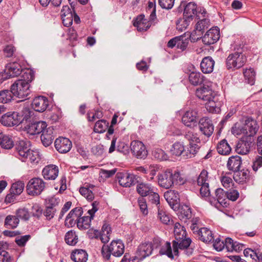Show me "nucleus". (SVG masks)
<instances>
[{"label":"nucleus","instance_id":"obj_1","mask_svg":"<svg viewBox=\"0 0 262 262\" xmlns=\"http://www.w3.org/2000/svg\"><path fill=\"white\" fill-rule=\"evenodd\" d=\"M23 79L16 80L12 85L11 90L14 96L22 99L21 101L30 98L31 90L30 83L34 79V73L31 71L24 72Z\"/></svg>","mask_w":262,"mask_h":262},{"label":"nucleus","instance_id":"obj_2","mask_svg":"<svg viewBox=\"0 0 262 262\" xmlns=\"http://www.w3.org/2000/svg\"><path fill=\"white\" fill-rule=\"evenodd\" d=\"M158 177L159 185L165 189H169L174 185H183L186 182V179L178 170L173 172L170 169H167L159 173Z\"/></svg>","mask_w":262,"mask_h":262},{"label":"nucleus","instance_id":"obj_3","mask_svg":"<svg viewBox=\"0 0 262 262\" xmlns=\"http://www.w3.org/2000/svg\"><path fill=\"white\" fill-rule=\"evenodd\" d=\"M15 148L22 161L38 163L39 159V152L30 149L29 142L19 141L16 144Z\"/></svg>","mask_w":262,"mask_h":262},{"label":"nucleus","instance_id":"obj_4","mask_svg":"<svg viewBox=\"0 0 262 262\" xmlns=\"http://www.w3.org/2000/svg\"><path fill=\"white\" fill-rule=\"evenodd\" d=\"M124 246L120 240L112 241L110 245H103L101 248V255L105 260L110 259L111 255L115 257H120L124 253Z\"/></svg>","mask_w":262,"mask_h":262},{"label":"nucleus","instance_id":"obj_5","mask_svg":"<svg viewBox=\"0 0 262 262\" xmlns=\"http://www.w3.org/2000/svg\"><path fill=\"white\" fill-rule=\"evenodd\" d=\"M183 10V15L185 18H189L188 19H192L196 16L198 19L201 18L200 14L204 17L206 11L203 8H198L195 4L193 2L188 3L185 6L184 5L182 7V4L178 8V11L181 12Z\"/></svg>","mask_w":262,"mask_h":262},{"label":"nucleus","instance_id":"obj_6","mask_svg":"<svg viewBox=\"0 0 262 262\" xmlns=\"http://www.w3.org/2000/svg\"><path fill=\"white\" fill-rule=\"evenodd\" d=\"M161 245V242L158 238L153 240V243L147 242L140 244L136 252V257L139 260H143L152 253L154 248H157Z\"/></svg>","mask_w":262,"mask_h":262},{"label":"nucleus","instance_id":"obj_7","mask_svg":"<svg viewBox=\"0 0 262 262\" xmlns=\"http://www.w3.org/2000/svg\"><path fill=\"white\" fill-rule=\"evenodd\" d=\"M46 187V183L39 178L31 179L26 186L27 193L31 196H37L41 194Z\"/></svg>","mask_w":262,"mask_h":262},{"label":"nucleus","instance_id":"obj_8","mask_svg":"<svg viewBox=\"0 0 262 262\" xmlns=\"http://www.w3.org/2000/svg\"><path fill=\"white\" fill-rule=\"evenodd\" d=\"M247 60L246 56L239 52H234L229 55L226 59V67L228 69H239L242 67Z\"/></svg>","mask_w":262,"mask_h":262},{"label":"nucleus","instance_id":"obj_9","mask_svg":"<svg viewBox=\"0 0 262 262\" xmlns=\"http://www.w3.org/2000/svg\"><path fill=\"white\" fill-rule=\"evenodd\" d=\"M192 242L191 239L189 237L185 236L182 238V239L173 240L172 242V250L174 255H178L179 250H186V254L189 255L192 253V249H190L189 247Z\"/></svg>","mask_w":262,"mask_h":262},{"label":"nucleus","instance_id":"obj_10","mask_svg":"<svg viewBox=\"0 0 262 262\" xmlns=\"http://www.w3.org/2000/svg\"><path fill=\"white\" fill-rule=\"evenodd\" d=\"M22 72L21 67L17 62H12L8 64L5 69L4 73L0 74V77L3 80L11 77L19 75Z\"/></svg>","mask_w":262,"mask_h":262},{"label":"nucleus","instance_id":"obj_11","mask_svg":"<svg viewBox=\"0 0 262 262\" xmlns=\"http://www.w3.org/2000/svg\"><path fill=\"white\" fill-rule=\"evenodd\" d=\"M130 149L133 155L138 159H145L148 154L144 144L139 141H132L130 144Z\"/></svg>","mask_w":262,"mask_h":262},{"label":"nucleus","instance_id":"obj_12","mask_svg":"<svg viewBox=\"0 0 262 262\" xmlns=\"http://www.w3.org/2000/svg\"><path fill=\"white\" fill-rule=\"evenodd\" d=\"M116 178L119 184L124 187H129L138 182V178L133 174L118 172L116 174Z\"/></svg>","mask_w":262,"mask_h":262},{"label":"nucleus","instance_id":"obj_13","mask_svg":"<svg viewBox=\"0 0 262 262\" xmlns=\"http://www.w3.org/2000/svg\"><path fill=\"white\" fill-rule=\"evenodd\" d=\"M47 124L45 121H40L31 122L25 126L27 133L31 135L43 133L46 131Z\"/></svg>","mask_w":262,"mask_h":262},{"label":"nucleus","instance_id":"obj_14","mask_svg":"<svg viewBox=\"0 0 262 262\" xmlns=\"http://www.w3.org/2000/svg\"><path fill=\"white\" fill-rule=\"evenodd\" d=\"M198 113L195 110H190L186 111L183 115L182 121L188 127H192L196 126Z\"/></svg>","mask_w":262,"mask_h":262},{"label":"nucleus","instance_id":"obj_15","mask_svg":"<svg viewBox=\"0 0 262 262\" xmlns=\"http://www.w3.org/2000/svg\"><path fill=\"white\" fill-rule=\"evenodd\" d=\"M220 32L218 27H213L209 29L202 37L204 44L210 45L216 42L220 38Z\"/></svg>","mask_w":262,"mask_h":262},{"label":"nucleus","instance_id":"obj_16","mask_svg":"<svg viewBox=\"0 0 262 262\" xmlns=\"http://www.w3.org/2000/svg\"><path fill=\"white\" fill-rule=\"evenodd\" d=\"M164 196L172 209L177 210L179 209L180 199L178 191L167 190L164 193Z\"/></svg>","mask_w":262,"mask_h":262},{"label":"nucleus","instance_id":"obj_17","mask_svg":"<svg viewBox=\"0 0 262 262\" xmlns=\"http://www.w3.org/2000/svg\"><path fill=\"white\" fill-rule=\"evenodd\" d=\"M259 126L256 121L252 118H248L245 120L243 127V132L247 136L246 137L251 138L256 134Z\"/></svg>","mask_w":262,"mask_h":262},{"label":"nucleus","instance_id":"obj_18","mask_svg":"<svg viewBox=\"0 0 262 262\" xmlns=\"http://www.w3.org/2000/svg\"><path fill=\"white\" fill-rule=\"evenodd\" d=\"M253 139L251 138L245 137L239 141L236 144L235 151L241 155H246L249 152L253 145Z\"/></svg>","mask_w":262,"mask_h":262},{"label":"nucleus","instance_id":"obj_19","mask_svg":"<svg viewBox=\"0 0 262 262\" xmlns=\"http://www.w3.org/2000/svg\"><path fill=\"white\" fill-rule=\"evenodd\" d=\"M55 147L60 153L65 154L69 152L72 148L71 141L67 138L59 137L55 141Z\"/></svg>","mask_w":262,"mask_h":262},{"label":"nucleus","instance_id":"obj_20","mask_svg":"<svg viewBox=\"0 0 262 262\" xmlns=\"http://www.w3.org/2000/svg\"><path fill=\"white\" fill-rule=\"evenodd\" d=\"M18 118V113L8 112L2 116L1 122L4 125L7 126L17 125L20 122Z\"/></svg>","mask_w":262,"mask_h":262},{"label":"nucleus","instance_id":"obj_21","mask_svg":"<svg viewBox=\"0 0 262 262\" xmlns=\"http://www.w3.org/2000/svg\"><path fill=\"white\" fill-rule=\"evenodd\" d=\"M32 108L36 112H43L49 105V101L47 97L39 96L34 98L32 102Z\"/></svg>","mask_w":262,"mask_h":262},{"label":"nucleus","instance_id":"obj_22","mask_svg":"<svg viewBox=\"0 0 262 262\" xmlns=\"http://www.w3.org/2000/svg\"><path fill=\"white\" fill-rule=\"evenodd\" d=\"M201 132L205 136L210 137L213 132L214 126L211 120L209 118L204 117L199 122Z\"/></svg>","mask_w":262,"mask_h":262},{"label":"nucleus","instance_id":"obj_23","mask_svg":"<svg viewBox=\"0 0 262 262\" xmlns=\"http://www.w3.org/2000/svg\"><path fill=\"white\" fill-rule=\"evenodd\" d=\"M195 95L197 97L202 100L205 103L210 100L211 99H214V96L216 95L214 92L208 86H203L198 89L196 90Z\"/></svg>","mask_w":262,"mask_h":262},{"label":"nucleus","instance_id":"obj_24","mask_svg":"<svg viewBox=\"0 0 262 262\" xmlns=\"http://www.w3.org/2000/svg\"><path fill=\"white\" fill-rule=\"evenodd\" d=\"M94 233L95 238H98L99 237L102 243L104 244L107 243L110 239L111 227L109 225L104 224L102 227L100 232L95 230Z\"/></svg>","mask_w":262,"mask_h":262},{"label":"nucleus","instance_id":"obj_25","mask_svg":"<svg viewBox=\"0 0 262 262\" xmlns=\"http://www.w3.org/2000/svg\"><path fill=\"white\" fill-rule=\"evenodd\" d=\"M42 174L46 180H54L58 174V168L55 165L46 166L42 170Z\"/></svg>","mask_w":262,"mask_h":262},{"label":"nucleus","instance_id":"obj_26","mask_svg":"<svg viewBox=\"0 0 262 262\" xmlns=\"http://www.w3.org/2000/svg\"><path fill=\"white\" fill-rule=\"evenodd\" d=\"M136 186L137 192L140 195V197L147 196L150 193L152 192L154 187L151 184L144 182H137Z\"/></svg>","mask_w":262,"mask_h":262},{"label":"nucleus","instance_id":"obj_27","mask_svg":"<svg viewBox=\"0 0 262 262\" xmlns=\"http://www.w3.org/2000/svg\"><path fill=\"white\" fill-rule=\"evenodd\" d=\"M215 62L210 56L204 57L200 64L203 73L208 74L213 72Z\"/></svg>","mask_w":262,"mask_h":262},{"label":"nucleus","instance_id":"obj_28","mask_svg":"<svg viewBox=\"0 0 262 262\" xmlns=\"http://www.w3.org/2000/svg\"><path fill=\"white\" fill-rule=\"evenodd\" d=\"M94 188V185L85 183L83 186L80 187L79 191L88 201H92L94 198V194L93 192Z\"/></svg>","mask_w":262,"mask_h":262},{"label":"nucleus","instance_id":"obj_29","mask_svg":"<svg viewBox=\"0 0 262 262\" xmlns=\"http://www.w3.org/2000/svg\"><path fill=\"white\" fill-rule=\"evenodd\" d=\"M134 26L137 27L139 31H146L150 27V23L144 18V15H140L134 23Z\"/></svg>","mask_w":262,"mask_h":262},{"label":"nucleus","instance_id":"obj_30","mask_svg":"<svg viewBox=\"0 0 262 262\" xmlns=\"http://www.w3.org/2000/svg\"><path fill=\"white\" fill-rule=\"evenodd\" d=\"M241 164V158L238 156H233L229 158L227 166L229 170L235 172L239 169Z\"/></svg>","mask_w":262,"mask_h":262},{"label":"nucleus","instance_id":"obj_31","mask_svg":"<svg viewBox=\"0 0 262 262\" xmlns=\"http://www.w3.org/2000/svg\"><path fill=\"white\" fill-rule=\"evenodd\" d=\"M88 254L82 249H76L71 255V259L75 262H86L88 260Z\"/></svg>","mask_w":262,"mask_h":262},{"label":"nucleus","instance_id":"obj_32","mask_svg":"<svg viewBox=\"0 0 262 262\" xmlns=\"http://www.w3.org/2000/svg\"><path fill=\"white\" fill-rule=\"evenodd\" d=\"M199 239L204 243H209L213 241L212 231L207 228H201L198 231Z\"/></svg>","mask_w":262,"mask_h":262},{"label":"nucleus","instance_id":"obj_33","mask_svg":"<svg viewBox=\"0 0 262 262\" xmlns=\"http://www.w3.org/2000/svg\"><path fill=\"white\" fill-rule=\"evenodd\" d=\"M206 109L210 113H218L220 111V102H218V98L215 95L214 99H211L205 103Z\"/></svg>","mask_w":262,"mask_h":262},{"label":"nucleus","instance_id":"obj_34","mask_svg":"<svg viewBox=\"0 0 262 262\" xmlns=\"http://www.w3.org/2000/svg\"><path fill=\"white\" fill-rule=\"evenodd\" d=\"M200 146L198 143H191L185 150L184 155L183 156L186 159L195 157L200 150Z\"/></svg>","mask_w":262,"mask_h":262},{"label":"nucleus","instance_id":"obj_35","mask_svg":"<svg viewBox=\"0 0 262 262\" xmlns=\"http://www.w3.org/2000/svg\"><path fill=\"white\" fill-rule=\"evenodd\" d=\"M93 218L94 216H92V215L79 217L77 221V227L82 230L89 229L91 226V221Z\"/></svg>","mask_w":262,"mask_h":262},{"label":"nucleus","instance_id":"obj_36","mask_svg":"<svg viewBox=\"0 0 262 262\" xmlns=\"http://www.w3.org/2000/svg\"><path fill=\"white\" fill-rule=\"evenodd\" d=\"M215 195L217 202L224 207L229 205L227 199L226 192L222 188H217L215 191Z\"/></svg>","mask_w":262,"mask_h":262},{"label":"nucleus","instance_id":"obj_37","mask_svg":"<svg viewBox=\"0 0 262 262\" xmlns=\"http://www.w3.org/2000/svg\"><path fill=\"white\" fill-rule=\"evenodd\" d=\"M216 149L219 154L228 155L231 151V147L225 139L221 141L217 145Z\"/></svg>","mask_w":262,"mask_h":262},{"label":"nucleus","instance_id":"obj_38","mask_svg":"<svg viewBox=\"0 0 262 262\" xmlns=\"http://www.w3.org/2000/svg\"><path fill=\"white\" fill-rule=\"evenodd\" d=\"M52 130L49 128L43 132L40 136L41 141L45 147L50 146L53 142L54 137L52 135Z\"/></svg>","mask_w":262,"mask_h":262},{"label":"nucleus","instance_id":"obj_39","mask_svg":"<svg viewBox=\"0 0 262 262\" xmlns=\"http://www.w3.org/2000/svg\"><path fill=\"white\" fill-rule=\"evenodd\" d=\"M33 115V112L31 111L29 108H24L20 113H18V119L20 121V124L30 121Z\"/></svg>","mask_w":262,"mask_h":262},{"label":"nucleus","instance_id":"obj_40","mask_svg":"<svg viewBox=\"0 0 262 262\" xmlns=\"http://www.w3.org/2000/svg\"><path fill=\"white\" fill-rule=\"evenodd\" d=\"M64 241L68 245L75 246L78 242V236L75 231L71 230L66 233Z\"/></svg>","mask_w":262,"mask_h":262},{"label":"nucleus","instance_id":"obj_41","mask_svg":"<svg viewBox=\"0 0 262 262\" xmlns=\"http://www.w3.org/2000/svg\"><path fill=\"white\" fill-rule=\"evenodd\" d=\"M204 76L200 72H192L189 76V81L193 85L201 84L204 81Z\"/></svg>","mask_w":262,"mask_h":262},{"label":"nucleus","instance_id":"obj_42","mask_svg":"<svg viewBox=\"0 0 262 262\" xmlns=\"http://www.w3.org/2000/svg\"><path fill=\"white\" fill-rule=\"evenodd\" d=\"M249 177L248 170L243 169L242 170L234 172L233 179L234 181L238 183H243L246 181Z\"/></svg>","mask_w":262,"mask_h":262},{"label":"nucleus","instance_id":"obj_43","mask_svg":"<svg viewBox=\"0 0 262 262\" xmlns=\"http://www.w3.org/2000/svg\"><path fill=\"white\" fill-rule=\"evenodd\" d=\"M174 235L175 239H182V238H184L186 236V231L184 228V227L180 225L179 223H176L174 226Z\"/></svg>","mask_w":262,"mask_h":262},{"label":"nucleus","instance_id":"obj_44","mask_svg":"<svg viewBox=\"0 0 262 262\" xmlns=\"http://www.w3.org/2000/svg\"><path fill=\"white\" fill-rule=\"evenodd\" d=\"M19 220L15 215H8L5 220V226L7 228L14 229L19 224Z\"/></svg>","mask_w":262,"mask_h":262},{"label":"nucleus","instance_id":"obj_45","mask_svg":"<svg viewBox=\"0 0 262 262\" xmlns=\"http://www.w3.org/2000/svg\"><path fill=\"white\" fill-rule=\"evenodd\" d=\"M185 150L184 145L180 142H177L172 145L170 152L173 155L179 156L182 154L184 155Z\"/></svg>","mask_w":262,"mask_h":262},{"label":"nucleus","instance_id":"obj_46","mask_svg":"<svg viewBox=\"0 0 262 262\" xmlns=\"http://www.w3.org/2000/svg\"><path fill=\"white\" fill-rule=\"evenodd\" d=\"M13 96L11 89L0 91V103H6L11 101Z\"/></svg>","mask_w":262,"mask_h":262},{"label":"nucleus","instance_id":"obj_47","mask_svg":"<svg viewBox=\"0 0 262 262\" xmlns=\"http://www.w3.org/2000/svg\"><path fill=\"white\" fill-rule=\"evenodd\" d=\"M159 253L161 255H166L169 258L173 259L174 253H172L171 244L170 242H167L163 245Z\"/></svg>","mask_w":262,"mask_h":262},{"label":"nucleus","instance_id":"obj_48","mask_svg":"<svg viewBox=\"0 0 262 262\" xmlns=\"http://www.w3.org/2000/svg\"><path fill=\"white\" fill-rule=\"evenodd\" d=\"M108 122L105 120H98L95 123L94 132L98 133H104L108 127Z\"/></svg>","mask_w":262,"mask_h":262},{"label":"nucleus","instance_id":"obj_49","mask_svg":"<svg viewBox=\"0 0 262 262\" xmlns=\"http://www.w3.org/2000/svg\"><path fill=\"white\" fill-rule=\"evenodd\" d=\"M188 18L187 17L185 18L184 16L183 18H180L176 24L177 29L180 31L185 30L192 21V19Z\"/></svg>","mask_w":262,"mask_h":262},{"label":"nucleus","instance_id":"obj_50","mask_svg":"<svg viewBox=\"0 0 262 262\" xmlns=\"http://www.w3.org/2000/svg\"><path fill=\"white\" fill-rule=\"evenodd\" d=\"M0 145L2 148L8 149L13 147L14 143L11 137L4 134L0 141Z\"/></svg>","mask_w":262,"mask_h":262},{"label":"nucleus","instance_id":"obj_51","mask_svg":"<svg viewBox=\"0 0 262 262\" xmlns=\"http://www.w3.org/2000/svg\"><path fill=\"white\" fill-rule=\"evenodd\" d=\"M244 75L247 82L250 85H253L255 82V72L252 68L246 69L244 71Z\"/></svg>","mask_w":262,"mask_h":262},{"label":"nucleus","instance_id":"obj_52","mask_svg":"<svg viewBox=\"0 0 262 262\" xmlns=\"http://www.w3.org/2000/svg\"><path fill=\"white\" fill-rule=\"evenodd\" d=\"M24 187V183L21 181L14 183L12 185L11 192L14 195H19L23 192Z\"/></svg>","mask_w":262,"mask_h":262},{"label":"nucleus","instance_id":"obj_53","mask_svg":"<svg viewBox=\"0 0 262 262\" xmlns=\"http://www.w3.org/2000/svg\"><path fill=\"white\" fill-rule=\"evenodd\" d=\"M189 42V39L185 36H178L177 48L181 50L182 51H185Z\"/></svg>","mask_w":262,"mask_h":262},{"label":"nucleus","instance_id":"obj_54","mask_svg":"<svg viewBox=\"0 0 262 262\" xmlns=\"http://www.w3.org/2000/svg\"><path fill=\"white\" fill-rule=\"evenodd\" d=\"M210 26V21L208 18H203L199 21L196 24L195 29L199 31H201L202 33L203 32L208 28Z\"/></svg>","mask_w":262,"mask_h":262},{"label":"nucleus","instance_id":"obj_55","mask_svg":"<svg viewBox=\"0 0 262 262\" xmlns=\"http://www.w3.org/2000/svg\"><path fill=\"white\" fill-rule=\"evenodd\" d=\"M152 156L155 159L159 160H166L168 157L164 150L161 148H156L152 152Z\"/></svg>","mask_w":262,"mask_h":262},{"label":"nucleus","instance_id":"obj_56","mask_svg":"<svg viewBox=\"0 0 262 262\" xmlns=\"http://www.w3.org/2000/svg\"><path fill=\"white\" fill-rule=\"evenodd\" d=\"M138 203L141 212L143 215H147L148 211L146 199L143 197H139L138 199Z\"/></svg>","mask_w":262,"mask_h":262},{"label":"nucleus","instance_id":"obj_57","mask_svg":"<svg viewBox=\"0 0 262 262\" xmlns=\"http://www.w3.org/2000/svg\"><path fill=\"white\" fill-rule=\"evenodd\" d=\"M83 213L82 208L81 207H76L72 209L67 216L75 219L77 221L81 216Z\"/></svg>","mask_w":262,"mask_h":262},{"label":"nucleus","instance_id":"obj_58","mask_svg":"<svg viewBox=\"0 0 262 262\" xmlns=\"http://www.w3.org/2000/svg\"><path fill=\"white\" fill-rule=\"evenodd\" d=\"M158 217L163 224H168L170 222L169 216L165 213V212L161 208L160 206H158Z\"/></svg>","mask_w":262,"mask_h":262},{"label":"nucleus","instance_id":"obj_59","mask_svg":"<svg viewBox=\"0 0 262 262\" xmlns=\"http://www.w3.org/2000/svg\"><path fill=\"white\" fill-rule=\"evenodd\" d=\"M208 181V172L205 170H203L202 171L198 178V184L199 186L204 185V184H209Z\"/></svg>","mask_w":262,"mask_h":262},{"label":"nucleus","instance_id":"obj_60","mask_svg":"<svg viewBox=\"0 0 262 262\" xmlns=\"http://www.w3.org/2000/svg\"><path fill=\"white\" fill-rule=\"evenodd\" d=\"M18 219L28 220L30 217V214L28 210L26 208H19L16 211V215Z\"/></svg>","mask_w":262,"mask_h":262},{"label":"nucleus","instance_id":"obj_61","mask_svg":"<svg viewBox=\"0 0 262 262\" xmlns=\"http://www.w3.org/2000/svg\"><path fill=\"white\" fill-rule=\"evenodd\" d=\"M148 201L152 204H155L157 207L160 206V196L159 194L152 190V192L150 193L148 195Z\"/></svg>","mask_w":262,"mask_h":262},{"label":"nucleus","instance_id":"obj_62","mask_svg":"<svg viewBox=\"0 0 262 262\" xmlns=\"http://www.w3.org/2000/svg\"><path fill=\"white\" fill-rule=\"evenodd\" d=\"M185 138L189 141V143H199L200 142L199 138L196 134L189 131L185 135Z\"/></svg>","mask_w":262,"mask_h":262},{"label":"nucleus","instance_id":"obj_63","mask_svg":"<svg viewBox=\"0 0 262 262\" xmlns=\"http://www.w3.org/2000/svg\"><path fill=\"white\" fill-rule=\"evenodd\" d=\"M57 208H53L52 207H49L46 206L44 211L43 215L46 217V219L47 220H51L53 219L56 212Z\"/></svg>","mask_w":262,"mask_h":262},{"label":"nucleus","instance_id":"obj_64","mask_svg":"<svg viewBox=\"0 0 262 262\" xmlns=\"http://www.w3.org/2000/svg\"><path fill=\"white\" fill-rule=\"evenodd\" d=\"M30 238V235L18 236L15 238V242L19 247H24Z\"/></svg>","mask_w":262,"mask_h":262}]
</instances>
